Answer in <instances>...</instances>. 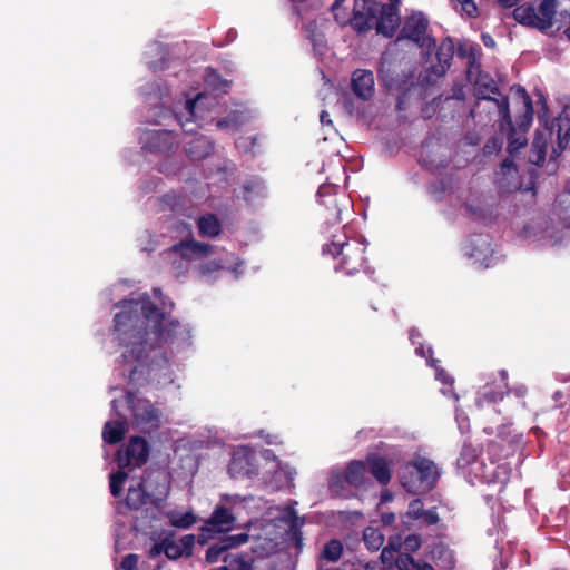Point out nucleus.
<instances>
[{
  "label": "nucleus",
  "mask_w": 570,
  "mask_h": 570,
  "mask_svg": "<svg viewBox=\"0 0 570 570\" xmlns=\"http://www.w3.org/2000/svg\"><path fill=\"white\" fill-rule=\"evenodd\" d=\"M441 475V470L434 461L429 458L415 454L402 473L401 483L403 488L413 494L429 492Z\"/></svg>",
  "instance_id": "6e6552de"
},
{
  "label": "nucleus",
  "mask_w": 570,
  "mask_h": 570,
  "mask_svg": "<svg viewBox=\"0 0 570 570\" xmlns=\"http://www.w3.org/2000/svg\"><path fill=\"white\" fill-rule=\"evenodd\" d=\"M146 142H173L175 137L173 136V131L170 130H147Z\"/></svg>",
  "instance_id": "49530a36"
},
{
  "label": "nucleus",
  "mask_w": 570,
  "mask_h": 570,
  "mask_svg": "<svg viewBox=\"0 0 570 570\" xmlns=\"http://www.w3.org/2000/svg\"><path fill=\"white\" fill-rule=\"evenodd\" d=\"M446 185L444 180H440L430 186V193L434 196L435 199L442 198V193L445 191Z\"/></svg>",
  "instance_id": "603ef678"
},
{
  "label": "nucleus",
  "mask_w": 570,
  "mask_h": 570,
  "mask_svg": "<svg viewBox=\"0 0 570 570\" xmlns=\"http://www.w3.org/2000/svg\"><path fill=\"white\" fill-rule=\"evenodd\" d=\"M551 146L552 150L548 161H546L548 145H531V149L529 150V161L537 166L546 165L548 174H553L557 170V158L561 155L568 145H557V147H554V145Z\"/></svg>",
  "instance_id": "412c9836"
},
{
  "label": "nucleus",
  "mask_w": 570,
  "mask_h": 570,
  "mask_svg": "<svg viewBox=\"0 0 570 570\" xmlns=\"http://www.w3.org/2000/svg\"><path fill=\"white\" fill-rule=\"evenodd\" d=\"M259 501L262 500H256L253 497L223 494L209 518L200 527L198 542L207 544L214 535L233 530L242 511L252 509Z\"/></svg>",
  "instance_id": "39448f33"
},
{
  "label": "nucleus",
  "mask_w": 570,
  "mask_h": 570,
  "mask_svg": "<svg viewBox=\"0 0 570 570\" xmlns=\"http://www.w3.org/2000/svg\"><path fill=\"white\" fill-rule=\"evenodd\" d=\"M420 539L416 535H409L403 543L404 549L409 551H415L420 548Z\"/></svg>",
  "instance_id": "864d4df0"
},
{
  "label": "nucleus",
  "mask_w": 570,
  "mask_h": 570,
  "mask_svg": "<svg viewBox=\"0 0 570 570\" xmlns=\"http://www.w3.org/2000/svg\"><path fill=\"white\" fill-rule=\"evenodd\" d=\"M354 570H376V564L372 562L367 563H357L354 566Z\"/></svg>",
  "instance_id": "13d9d810"
},
{
  "label": "nucleus",
  "mask_w": 570,
  "mask_h": 570,
  "mask_svg": "<svg viewBox=\"0 0 570 570\" xmlns=\"http://www.w3.org/2000/svg\"><path fill=\"white\" fill-rule=\"evenodd\" d=\"M216 126L220 129L223 128H226L229 126V120L228 119H219L216 124Z\"/></svg>",
  "instance_id": "774afa93"
},
{
  "label": "nucleus",
  "mask_w": 570,
  "mask_h": 570,
  "mask_svg": "<svg viewBox=\"0 0 570 570\" xmlns=\"http://www.w3.org/2000/svg\"><path fill=\"white\" fill-rule=\"evenodd\" d=\"M423 513V503L420 500H412L409 504L407 514L413 519H419Z\"/></svg>",
  "instance_id": "8fccbe9b"
},
{
  "label": "nucleus",
  "mask_w": 570,
  "mask_h": 570,
  "mask_svg": "<svg viewBox=\"0 0 570 570\" xmlns=\"http://www.w3.org/2000/svg\"><path fill=\"white\" fill-rule=\"evenodd\" d=\"M500 377L501 382L499 385L487 384L480 389L475 399V405L479 409L491 406L503 399V389L507 387V373L504 371L500 372Z\"/></svg>",
  "instance_id": "393cba45"
},
{
  "label": "nucleus",
  "mask_w": 570,
  "mask_h": 570,
  "mask_svg": "<svg viewBox=\"0 0 570 570\" xmlns=\"http://www.w3.org/2000/svg\"><path fill=\"white\" fill-rule=\"evenodd\" d=\"M392 493L390 491H384L382 492V495H381V502L382 503H385L387 501H391L392 500Z\"/></svg>",
  "instance_id": "338daca9"
},
{
  "label": "nucleus",
  "mask_w": 570,
  "mask_h": 570,
  "mask_svg": "<svg viewBox=\"0 0 570 570\" xmlns=\"http://www.w3.org/2000/svg\"><path fill=\"white\" fill-rule=\"evenodd\" d=\"M205 83L213 91H220L223 94H226L227 89L229 88L230 81L224 79L217 70L209 68L205 76Z\"/></svg>",
  "instance_id": "a19ab883"
},
{
  "label": "nucleus",
  "mask_w": 570,
  "mask_h": 570,
  "mask_svg": "<svg viewBox=\"0 0 570 570\" xmlns=\"http://www.w3.org/2000/svg\"><path fill=\"white\" fill-rule=\"evenodd\" d=\"M443 76L444 73H441L434 65L422 70L417 76V81L414 82V87H419V96L422 99H428L430 97L429 90L435 86L438 80Z\"/></svg>",
  "instance_id": "cd10ccee"
},
{
  "label": "nucleus",
  "mask_w": 570,
  "mask_h": 570,
  "mask_svg": "<svg viewBox=\"0 0 570 570\" xmlns=\"http://www.w3.org/2000/svg\"><path fill=\"white\" fill-rule=\"evenodd\" d=\"M397 147V145H385L384 149L382 150V153L385 155V156H392L395 154V148Z\"/></svg>",
  "instance_id": "0e129e2a"
},
{
  "label": "nucleus",
  "mask_w": 570,
  "mask_h": 570,
  "mask_svg": "<svg viewBox=\"0 0 570 570\" xmlns=\"http://www.w3.org/2000/svg\"><path fill=\"white\" fill-rule=\"evenodd\" d=\"M149 456V446L147 441L141 436L130 438L125 449L117 453V462L120 470L110 475V492L114 497H119L121 488L127 480V473L122 469L127 466H141Z\"/></svg>",
  "instance_id": "9d476101"
},
{
  "label": "nucleus",
  "mask_w": 570,
  "mask_h": 570,
  "mask_svg": "<svg viewBox=\"0 0 570 570\" xmlns=\"http://www.w3.org/2000/svg\"><path fill=\"white\" fill-rule=\"evenodd\" d=\"M395 564L399 570H417L421 563L416 562L409 553H399Z\"/></svg>",
  "instance_id": "09e8293b"
},
{
  "label": "nucleus",
  "mask_w": 570,
  "mask_h": 570,
  "mask_svg": "<svg viewBox=\"0 0 570 570\" xmlns=\"http://www.w3.org/2000/svg\"><path fill=\"white\" fill-rule=\"evenodd\" d=\"M169 493V482L163 472H151L137 485H130L126 504L130 509H140L150 504L159 509Z\"/></svg>",
  "instance_id": "0eeeda50"
},
{
  "label": "nucleus",
  "mask_w": 570,
  "mask_h": 570,
  "mask_svg": "<svg viewBox=\"0 0 570 570\" xmlns=\"http://www.w3.org/2000/svg\"><path fill=\"white\" fill-rule=\"evenodd\" d=\"M250 539L248 533H238L232 535H225L218 542L212 544L205 554V560L208 563H215L218 561H224V557L229 554L227 551L229 549L238 548L245 543H247Z\"/></svg>",
  "instance_id": "aec40b11"
},
{
  "label": "nucleus",
  "mask_w": 570,
  "mask_h": 570,
  "mask_svg": "<svg viewBox=\"0 0 570 570\" xmlns=\"http://www.w3.org/2000/svg\"><path fill=\"white\" fill-rule=\"evenodd\" d=\"M561 19H569V26L564 29L566 37L570 40V11L564 10L560 12Z\"/></svg>",
  "instance_id": "bf43d9fd"
},
{
  "label": "nucleus",
  "mask_w": 570,
  "mask_h": 570,
  "mask_svg": "<svg viewBox=\"0 0 570 570\" xmlns=\"http://www.w3.org/2000/svg\"><path fill=\"white\" fill-rule=\"evenodd\" d=\"M466 214L478 220H488L492 218V209L483 204L479 198H473L464 203Z\"/></svg>",
  "instance_id": "58836bf2"
},
{
  "label": "nucleus",
  "mask_w": 570,
  "mask_h": 570,
  "mask_svg": "<svg viewBox=\"0 0 570 570\" xmlns=\"http://www.w3.org/2000/svg\"><path fill=\"white\" fill-rule=\"evenodd\" d=\"M254 543L252 544V552L258 558L267 557L277 550L278 542L275 538H262L261 535H252Z\"/></svg>",
  "instance_id": "4c0bfd02"
},
{
  "label": "nucleus",
  "mask_w": 570,
  "mask_h": 570,
  "mask_svg": "<svg viewBox=\"0 0 570 570\" xmlns=\"http://www.w3.org/2000/svg\"><path fill=\"white\" fill-rule=\"evenodd\" d=\"M483 463L478 459V452L474 448L470 445H464L460 456L458 458V466L460 469L471 468V473H474L475 476L479 475V470Z\"/></svg>",
  "instance_id": "72a5a7b5"
},
{
  "label": "nucleus",
  "mask_w": 570,
  "mask_h": 570,
  "mask_svg": "<svg viewBox=\"0 0 570 570\" xmlns=\"http://www.w3.org/2000/svg\"><path fill=\"white\" fill-rule=\"evenodd\" d=\"M343 552V544L340 540H331L325 546L321 553V560L325 559L331 562H336L340 560Z\"/></svg>",
  "instance_id": "37998d69"
},
{
  "label": "nucleus",
  "mask_w": 570,
  "mask_h": 570,
  "mask_svg": "<svg viewBox=\"0 0 570 570\" xmlns=\"http://www.w3.org/2000/svg\"><path fill=\"white\" fill-rule=\"evenodd\" d=\"M324 233L330 234V240L323 245L322 254L337 261L335 271H342L346 275L358 272L365 262L366 245L364 240L350 238L343 228H336L333 233L326 228Z\"/></svg>",
  "instance_id": "423d86ee"
},
{
  "label": "nucleus",
  "mask_w": 570,
  "mask_h": 570,
  "mask_svg": "<svg viewBox=\"0 0 570 570\" xmlns=\"http://www.w3.org/2000/svg\"><path fill=\"white\" fill-rule=\"evenodd\" d=\"M461 250L463 256L470 259L478 268H489L500 259L488 234L470 236L462 245Z\"/></svg>",
  "instance_id": "ddd939ff"
},
{
  "label": "nucleus",
  "mask_w": 570,
  "mask_h": 570,
  "mask_svg": "<svg viewBox=\"0 0 570 570\" xmlns=\"http://www.w3.org/2000/svg\"><path fill=\"white\" fill-rule=\"evenodd\" d=\"M254 452L247 446L237 448L232 456L228 471L233 478L252 475L254 470Z\"/></svg>",
  "instance_id": "4be33fe9"
},
{
  "label": "nucleus",
  "mask_w": 570,
  "mask_h": 570,
  "mask_svg": "<svg viewBox=\"0 0 570 570\" xmlns=\"http://www.w3.org/2000/svg\"><path fill=\"white\" fill-rule=\"evenodd\" d=\"M381 558L383 559V561H386V560H390L393 558V550L390 548V546L383 548Z\"/></svg>",
  "instance_id": "052dcab7"
},
{
  "label": "nucleus",
  "mask_w": 570,
  "mask_h": 570,
  "mask_svg": "<svg viewBox=\"0 0 570 570\" xmlns=\"http://www.w3.org/2000/svg\"><path fill=\"white\" fill-rule=\"evenodd\" d=\"M417 88L414 85H410V87L396 90L399 94L395 108L399 112L406 111L415 101L423 100L417 94Z\"/></svg>",
  "instance_id": "c9c22d12"
},
{
  "label": "nucleus",
  "mask_w": 570,
  "mask_h": 570,
  "mask_svg": "<svg viewBox=\"0 0 570 570\" xmlns=\"http://www.w3.org/2000/svg\"><path fill=\"white\" fill-rule=\"evenodd\" d=\"M346 0H334V2L332 3L330 10L331 12L334 14V18L336 21H338V16L336 14V11L341 8V6L345 2Z\"/></svg>",
  "instance_id": "4d7b16f0"
},
{
  "label": "nucleus",
  "mask_w": 570,
  "mask_h": 570,
  "mask_svg": "<svg viewBox=\"0 0 570 570\" xmlns=\"http://www.w3.org/2000/svg\"><path fill=\"white\" fill-rule=\"evenodd\" d=\"M120 407H126L132 416V424L142 432H150L159 428L161 423V412L149 400L125 392L120 399L115 397L111 401V409L119 413Z\"/></svg>",
  "instance_id": "1a4fd4ad"
},
{
  "label": "nucleus",
  "mask_w": 570,
  "mask_h": 570,
  "mask_svg": "<svg viewBox=\"0 0 570 570\" xmlns=\"http://www.w3.org/2000/svg\"><path fill=\"white\" fill-rule=\"evenodd\" d=\"M244 199L252 203L257 197L264 196L265 186L259 179H254L243 186Z\"/></svg>",
  "instance_id": "a18cd8bd"
},
{
  "label": "nucleus",
  "mask_w": 570,
  "mask_h": 570,
  "mask_svg": "<svg viewBox=\"0 0 570 570\" xmlns=\"http://www.w3.org/2000/svg\"><path fill=\"white\" fill-rule=\"evenodd\" d=\"M370 472L381 483L386 484L391 480V469L387 461L379 455L367 458Z\"/></svg>",
  "instance_id": "473e14b6"
},
{
  "label": "nucleus",
  "mask_w": 570,
  "mask_h": 570,
  "mask_svg": "<svg viewBox=\"0 0 570 570\" xmlns=\"http://www.w3.org/2000/svg\"><path fill=\"white\" fill-rule=\"evenodd\" d=\"M343 471L345 473L347 484H350L354 491L363 485L367 480V468L362 461H351L345 468H343Z\"/></svg>",
  "instance_id": "7c9ffc66"
},
{
  "label": "nucleus",
  "mask_w": 570,
  "mask_h": 570,
  "mask_svg": "<svg viewBox=\"0 0 570 570\" xmlns=\"http://www.w3.org/2000/svg\"><path fill=\"white\" fill-rule=\"evenodd\" d=\"M168 255L173 259L177 275L181 269H188L190 265L197 266L204 276L222 268L230 269L236 277L243 273L238 269L243 262H237L234 267L228 266L224 258L216 259V253L212 246L194 239L181 240L174 245Z\"/></svg>",
  "instance_id": "7ed1b4c3"
},
{
  "label": "nucleus",
  "mask_w": 570,
  "mask_h": 570,
  "mask_svg": "<svg viewBox=\"0 0 570 570\" xmlns=\"http://www.w3.org/2000/svg\"><path fill=\"white\" fill-rule=\"evenodd\" d=\"M465 98L464 91L462 88H455L453 89V94L445 98V101L450 99H455L458 101H463Z\"/></svg>",
  "instance_id": "5fc2aeb1"
},
{
  "label": "nucleus",
  "mask_w": 570,
  "mask_h": 570,
  "mask_svg": "<svg viewBox=\"0 0 570 570\" xmlns=\"http://www.w3.org/2000/svg\"><path fill=\"white\" fill-rule=\"evenodd\" d=\"M112 340L121 348L118 370L131 383L141 384L167 376V347L181 350L189 344L191 331L187 324L171 320L173 307L166 303L159 288L147 293H131L117 305Z\"/></svg>",
  "instance_id": "f257e3e1"
},
{
  "label": "nucleus",
  "mask_w": 570,
  "mask_h": 570,
  "mask_svg": "<svg viewBox=\"0 0 570 570\" xmlns=\"http://www.w3.org/2000/svg\"><path fill=\"white\" fill-rule=\"evenodd\" d=\"M421 338V334L416 330L410 331V340L412 344L416 345L415 347V354L425 357L428 361V364L435 368V379L440 381L441 383L449 385V389H442L441 392L444 395L451 394L455 401L459 400V396L453 392L452 384L453 379L445 373V371L439 366H436V360L432 358V348L429 346L428 352L424 351V345L419 341Z\"/></svg>",
  "instance_id": "6ab92c4d"
},
{
  "label": "nucleus",
  "mask_w": 570,
  "mask_h": 570,
  "mask_svg": "<svg viewBox=\"0 0 570 570\" xmlns=\"http://www.w3.org/2000/svg\"><path fill=\"white\" fill-rule=\"evenodd\" d=\"M421 151L419 154V163L429 168V169H438L440 167H444L446 160L442 158L435 157V147H440L441 145H421Z\"/></svg>",
  "instance_id": "e433bc0d"
},
{
  "label": "nucleus",
  "mask_w": 570,
  "mask_h": 570,
  "mask_svg": "<svg viewBox=\"0 0 570 570\" xmlns=\"http://www.w3.org/2000/svg\"><path fill=\"white\" fill-rule=\"evenodd\" d=\"M428 28L429 21L423 14H412L404 21L399 39L411 40L417 47L430 52L436 47V42L433 37L426 33Z\"/></svg>",
  "instance_id": "f3484780"
},
{
  "label": "nucleus",
  "mask_w": 570,
  "mask_h": 570,
  "mask_svg": "<svg viewBox=\"0 0 570 570\" xmlns=\"http://www.w3.org/2000/svg\"><path fill=\"white\" fill-rule=\"evenodd\" d=\"M522 236L529 242L537 243L540 248L553 247L562 239V233L549 226L548 220L543 217L525 224Z\"/></svg>",
  "instance_id": "a211bd4d"
},
{
  "label": "nucleus",
  "mask_w": 570,
  "mask_h": 570,
  "mask_svg": "<svg viewBox=\"0 0 570 570\" xmlns=\"http://www.w3.org/2000/svg\"><path fill=\"white\" fill-rule=\"evenodd\" d=\"M351 89L360 99L366 101L374 95V76L371 70L356 69L352 73Z\"/></svg>",
  "instance_id": "5701e85b"
},
{
  "label": "nucleus",
  "mask_w": 570,
  "mask_h": 570,
  "mask_svg": "<svg viewBox=\"0 0 570 570\" xmlns=\"http://www.w3.org/2000/svg\"><path fill=\"white\" fill-rule=\"evenodd\" d=\"M400 22L397 8L393 3L385 4L379 0H354L350 23L357 33H365L375 28L379 35L392 38Z\"/></svg>",
  "instance_id": "20e7f679"
},
{
  "label": "nucleus",
  "mask_w": 570,
  "mask_h": 570,
  "mask_svg": "<svg viewBox=\"0 0 570 570\" xmlns=\"http://www.w3.org/2000/svg\"><path fill=\"white\" fill-rule=\"evenodd\" d=\"M455 52V45L451 37L444 38L439 45L435 57L436 63L434 66L441 73H446L450 69Z\"/></svg>",
  "instance_id": "c756f323"
},
{
  "label": "nucleus",
  "mask_w": 570,
  "mask_h": 570,
  "mask_svg": "<svg viewBox=\"0 0 570 570\" xmlns=\"http://www.w3.org/2000/svg\"><path fill=\"white\" fill-rule=\"evenodd\" d=\"M166 518L171 527L177 529H189L197 522V515L193 511H181L173 509L165 512Z\"/></svg>",
  "instance_id": "2f4dec72"
},
{
  "label": "nucleus",
  "mask_w": 570,
  "mask_h": 570,
  "mask_svg": "<svg viewBox=\"0 0 570 570\" xmlns=\"http://www.w3.org/2000/svg\"><path fill=\"white\" fill-rule=\"evenodd\" d=\"M458 7L455 9L465 14L468 18L475 19L479 17V9L474 0H456Z\"/></svg>",
  "instance_id": "de8ad7c7"
},
{
  "label": "nucleus",
  "mask_w": 570,
  "mask_h": 570,
  "mask_svg": "<svg viewBox=\"0 0 570 570\" xmlns=\"http://www.w3.org/2000/svg\"><path fill=\"white\" fill-rule=\"evenodd\" d=\"M195 541L194 534H185L179 540L165 538L161 548L168 559L175 560L180 557H189L193 553Z\"/></svg>",
  "instance_id": "b1692460"
},
{
  "label": "nucleus",
  "mask_w": 570,
  "mask_h": 570,
  "mask_svg": "<svg viewBox=\"0 0 570 570\" xmlns=\"http://www.w3.org/2000/svg\"><path fill=\"white\" fill-rule=\"evenodd\" d=\"M196 105H197V99H195V100H187L186 108L188 109L190 115H194V110L196 108Z\"/></svg>",
  "instance_id": "69168bd1"
},
{
  "label": "nucleus",
  "mask_w": 570,
  "mask_h": 570,
  "mask_svg": "<svg viewBox=\"0 0 570 570\" xmlns=\"http://www.w3.org/2000/svg\"><path fill=\"white\" fill-rule=\"evenodd\" d=\"M304 29L306 38L312 42L314 50L322 52L326 48V38L320 31L316 21H309Z\"/></svg>",
  "instance_id": "ea45409f"
},
{
  "label": "nucleus",
  "mask_w": 570,
  "mask_h": 570,
  "mask_svg": "<svg viewBox=\"0 0 570 570\" xmlns=\"http://www.w3.org/2000/svg\"><path fill=\"white\" fill-rule=\"evenodd\" d=\"M320 120H321L323 130L326 132V135L323 137L324 142H326L328 140H337V139L343 140V137L334 128L333 122L330 118V114L326 110L321 111Z\"/></svg>",
  "instance_id": "c03bdc74"
},
{
  "label": "nucleus",
  "mask_w": 570,
  "mask_h": 570,
  "mask_svg": "<svg viewBox=\"0 0 570 570\" xmlns=\"http://www.w3.org/2000/svg\"><path fill=\"white\" fill-rule=\"evenodd\" d=\"M163 540L159 542V543H156L151 549H150V556L151 557H155L161 552H164L163 550Z\"/></svg>",
  "instance_id": "e2e57ef3"
},
{
  "label": "nucleus",
  "mask_w": 570,
  "mask_h": 570,
  "mask_svg": "<svg viewBox=\"0 0 570 570\" xmlns=\"http://www.w3.org/2000/svg\"><path fill=\"white\" fill-rule=\"evenodd\" d=\"M474 68L475 58L471 56L469 58V72L471 73ZM479 68L480 65L476 66V69ZM517 95L522 104V112L513 121L508 96L501 95L495 80L489 73L478 70L474 80V96L478 101L471 110V115L474 117L479 112L482 101L491 102L499 116V132L505 137L507 142H528L525 135L533 120V102L527 90L521 86L517 88Z\"/></svg>",
  "instance_id": "f03ea898"
},
{
  "label": "nucleus",
  "mask_w": 570,
  "mask_h": 570,
  "mask_svg": "<svg viewBox=\"0 0 570 570\" xmlns=\"http://www.w3.org/2000/svg\"><path fill=\"white\" fill-rule=\"evenodd\" d=\"M377 77L380 82L390 91L401 90L414 85V70L404 68L400 61L382 59Z\"/></svg>",
  "instance_id": "2eb2a0df"
},
{
  "label": "nucleus",
  "mask_w": 570,
  "mask_h": 570,
  "mask_svg": "<svg viewBox=\"0 0 570 570\" xmlns=\"http://www.w3.org/2000/svg\"><path fill=\"white\" fill-rule=\"evenodd\" d=\"M364 543L371 551H377L384 543V537L380 530L374 528H366L363 532Z\"/></svg>",
  "instance_id": "79ce46f5"
},
{
  "label": "nucleus",
  "mask_w": 570,
  "mask_h": 570,
  "mask_svg": "<svg viewBox=\"0 0 570 570\" xmlns=\"http://www.w3.org/2000/svg\"><path fill=\"white\" fill-rule=\"evenodd\" d=\"M509 146V155L511 158H507L502 161L500 166V170L495 175V181L498 188L502 193H511L515 190H531L533 188V180L530 179L528 185H523L520 181L518 169L512 160L515 155L519 153L521 148L527 147L528 145H508Z\"/></svg>",
  "instance_id": "4468645a"
},
{
  "label": "nucleus",
  "mask_w": 570,
  "mask_h": 570,
  "mask_svg": "<svg viewBox=\"0 0 570 570\" xmlns=\"http://www.w3.org/2000/svg\"><path fill=\"white\" fill-rule=\"evenodd\" d=\"M328 489L337 498L350 499L355 495V491L345 480L343 466H333L330 470Z\"/></svg>",
  "instance_id": "a878e982"
},
{
  "label": "nucleus",
  "mask_w": 570,
  "mask_h": 570,
  "mask_svg": "<svg viewBox=\"0 0 570 570\" xmlns=\"http://www.w3.org/2000/svg\"><path fill=\"white\" fill-rule=\"evenodd\" d=\"M137 563H138V556L130 553L124 558L120 567L122 570H136Z\"/></svg>",
  "instance_id": "3c124183"
},
{
  "label": "nucleus",
  "mask_w": 570,
  "mask_h": 570,
  "mask_svg": "<svg viewBox=\"0 0 570 570\" xmlns=\"http://www.w3.org/2000/svg\"><path fill=\"white\" fill-rule=\"evenodd\" d=\"M558 10V0H542L538 11L531 4L524 3L514 8L512 16L520 24L547 31L553 27Z\"/></svg>",
  "instance_id": "f8f14e48"
},
{
  "label": "nucleus",
  "mask_w": 570,
  "mask_h": 570,
  "mask_svg": "<svg viewBox=\"0 0 570 570\" xmlns=\"http://www.w3.org/2000/svg\"><path fill=\"white\" fill-rule=\"evenodd\" d=\"M520 0H498V3L503 8H512L517 6Z\"/></svg>",
  "instance_id": "680f3d73"
},
{
  "label": "nucleus",
  "mask_w": 570,
  "mask_h": 570,
  "mask_svg": "<svg viewBox=\"0 0 570 570\" xmlns=\"http://www.w3.org/2000/svg\"><path fill=\"white\" fill-rule=\"evenodd\" d=\"M198 233L203 237H216L220 234L222 226L214 214H206L197 219Z\"/></svg>",
  "instance_id": "f704fd0d"
},
{
  "label": "nucleus",
  "mask_w": 570,
  "mask_h": 570,
  "mask_svg": "<svg viewBox=\"0 0 570 570\" xmlns=\"http://www.w3.org/2000/svg\"><path fill=\"white\" fill-rule=\"evenodd\" d=\"M264 456L266 460H271L267 472L273 471L275 473V481L272 484L274 489H281L284 483H289L293 480L295 472L289 466H283L271 451H265Z\"/></svg>",
  "instance_id": "c85d7f7f"
},
{
  "label": "nucleus",
  "mask_w": 570,
  "mask_h": 570,
  "mask_svg": "<svg viewBox=\"0 0 570 570\" xmlns=\"http://www.w3.org/2000/svg\"><path fill=\"white\" fill-rule=\"evenodd\" d=\"M337 187L332 184H323L317 190V200L324 207L325 225H337L342 220L343 212L348 210L350 200L342 195L336 198Z\"/></svg>",
  "instance_id": "dca6fc26"
},
{
  "label": "nucleus",
  "mask_w": 570,
  "mask_h": 570,
  "mask_svg": "<svg viewBox=\"0 0 570 570\" xmlns=\"http://www.w3.org/2000/svg\"><path fill=\"white\" fill-rule=\"evenodd\" d=\"M116 414L119 416V419L106 422L102 430L104 441L109 444H116L120 442L128 428L127 416L124 415L120 410L119 413Z\"/></svg>",
  "instance_id": "bb28decb"
},
{
  "label": "nucleus",
  "mask_w": 570,
  "mask_h": 570,
  "mask_svg": "<svg viewBox=\"0 0 570 570\" xmlns=\"http://www.w3.org/2000/svg\"><path fill=\"white\" fill-rule=\"evenodd\" d=\"M455 52L458 57L461 59H464L469 56L468 47L465 43H459L458 47L455 48Z\"/></svg>",
  "instance_id": "6e6d98bb"
},
{
  "label": "nucleus",
  "mask_w": 570,
  "mask_h": 570,
  "mask_svg": "<svg viewBox=\"0 0 570 570\" xmlns=\"http://www.w3.org/2000/svg\"><path fill=\"white\" fill-rule=\"evenodd\" d=\"M538 104L539 126L532 142H570V117L563 111L558 117L550 119L547 99L540 95Z\"/></svg>",
  "instance_id": "9b49d317"
}]
</instances>
